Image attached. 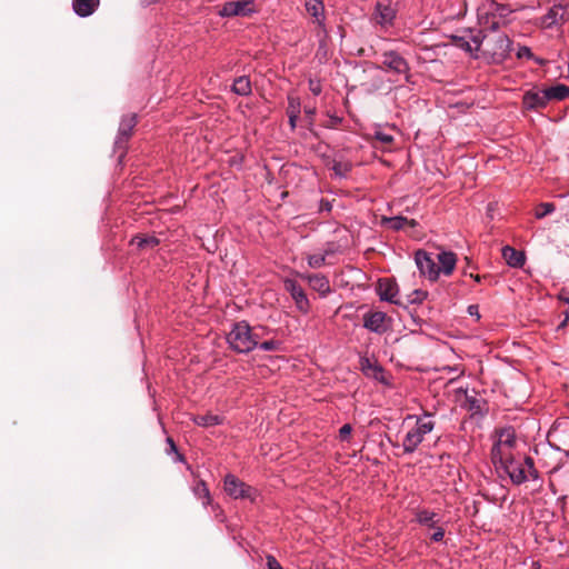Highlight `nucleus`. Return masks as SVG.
<instances>
[{"label":"nucleus","instance_id":"nucleus-36","mask_svg":"<svg viewBox=\"0 0 569 569\" xmlns=\"http://www.w3.org/2000/svg\"><path fill=\"white\" fill-rule=\"evenodd\" d=\"M433 529V532L432 535L430 536V539L435 542H439L443 539L445 537V529L442 527H439L436 525V528H432Z\"/></svg>","mask_w":569,"mask_h":569},{"label":"nucleus","instance_id":"nucleus-31","mask_svg":"<svg viewBox=\"0 0 569 569\" xmlns=\"http://www.w3.org/2000/svg\"><path fill=\"white\" fill-rule=\"evenodd\" d=\"M132 242L136 243L138 248L144 249L156 247L159 240L154 237H136Z\"/></svg>","mask_w":569,"mask_h":569},{"label":"nucleus","instance_id":"nucleus-26","mask_svg":"<svg viewBox=\"0 0 569 569\" xmlns=\"http://www.w3.org/2000/svg\"><path fill=\"white\" fill-rule=\"evenodd\" d=\"M493 446L515 448L516 436L512 429H503L498 433V438Z\"/></svg>","mask_w":569,"mask_h":569},{"label":"nucleus","instance_id":"nucleus-24","mask_svg":"<svg viewBox=\"0 0 569 569\" xmlns=\"http://www.w3.org/2000/svg\"><path fill=\"white\" fill-rule=\"evenodd\" d=\"M548 101H562L569 98V87L562 83L546 88Z\"/></svg>","mask_w":569,"mask_h":569},{"label":"nucleus","instance_id":"nucleus-46","mask_svg":"<svg viewBox=\"0 0 569 569\" xmlns=\"http://www.w3.org/2000/svg\"><path fill=\"white\" fill-rule=\"evenodd\" d=\"M305 112L309 116V117H313L316 114V108H308L306 107L305 108Z\"/></svg>","mask_w":569,"mask_h":569},{"label":"nucleus","instance_id":"nucleus-45","mask_svg":"<svg viewBox=\"0 0 569 569\" xmlns=\"http://www.w3.org/2000/svg\"><path fill=\"white\" fill-rule=\"evenodd\" d=\"M167 442H168V445H169V449H170L171 451L177 452V447H176V445H174L173 440H172L171 438H168V439H167Z\"/></svg>","mask_w":569,"mask_h":569},{"label":"nucleus","instance_id":"nucleus-3","mask_svg":"<svg viewBox=\"0 0 569 569\" xmlns=\"http://www.w3.org/2000/svg\"><path fill=\"white\" fill-rule=\"evenodd\" d=\"M502 469L508 473L510 480L515 485H521L530 478L536 480L538 471L535 468V462L531 457H518L509 461Z\"/></svg>","mask_w":569,"mask_h":569},{"label":"nucleus","instance_id":"nucleus-41","mask_svg":"<svg viewBox=\"0 0 569 569\" xmlns=\"http://www.w3.org/2000/svg\"><path fill=\"white\" fill-rule=\"evenodd\" d=\"M413 295L416 297L411 300L412 302H422L427 298L426 291L417 290L413 292Z\"/></svg>","mask_w":569,"mask_h":569},{"label":"nucleus","instance_id":"nucleus-34","mask_svg":"<svg viewBox=\"0 0 569 569\" xmlns=\"http://www.w3.org/2000/svg\"><path fill=\"white\" fill-rule=\"evenodd\" d=\"M375 138L382 144H390L393 141V137L382 130H377Z\"/></svg>","mask_w":569,"mask_h":569},{"label":"nucleus","instance_id":"nucleus-12","mask_svg":"<svg viewBox=\"0 0 569 569\" xmlns=\"http://www.w3.org/2000/svg\"><path fill=\"white\" fill-rule=\"evenodd\" d=\"M284 287L287 291L290 292L297 308L300 311L307 312L309 309V300L301 286H299L295 280H286Z\"/></svg>","mask_w":569,"mask_h":569},{"label":"nucleus","instance_id":"nucleus-5","mask_svg":"<svg viewBox=\"0 0 569 569\" xmlns=\"http://www.w3.org/2000/svg\"><path fill=\"white\" fill-rule=\"evenodd\" d=\"M223 488L226 493L232 499H248L254 501L257 498V490L253 487L244 483L231 473L224 477Z\"/></svg>","mask_w":569,"mask_h":569},{"label":"nucleus","instance_id":"nucleus-29","mask_svg":"<svg viewBox=\"0 0 569 569\" xmlns=\"http://www.w3.org/2000/svg\"><path fill=\"white\" fill-rule=\"evenodd\" d=\"M192 491L194 496H197L199 499H202V503L204 506L209 505L211 502L210 491L206 485L204 481L199 480L196 482V485L192 487Z\"/></svg>","mask_w":569,"mask_h":569},{"label":"nucleus","instance_id":"nucleus-25","mask_svg":"<svg viewBox=\"0 0 569 569\" xmlns=\"http://www.w3.org/2000/svg\"><path fill=\"white\" fill-rule=\"evenodd\" d=\"M382 224L391 230H400L403 229L407 226L415 227L416 222L413 220H408L405 217L397 216L391 218H383Z\"/></svg>","mask_w":569,"mask_h":569},{"label":"nucleus","instance_id":"nucleus-8","mask_svg":"<svg viewBox=\"0 0 569 569\" xmlns=\"http://www.w3.org/2000/svg\"><path fill=\"white\" fill-rule=\"evenodd\" d=\"M415 262L421 276L426 277L430 281H436L439 278V269H437V262L427 251L418 250L415 253Z\"/></svg>","mask_w":569,"mask_h":569},{"label":"nucleus","instance_id":"nucleus-28","mask_svg":"<svg viewBox=\"0 0 569 569\" xmlns=\"http://www.w3.org/2000/svg\"><path fill=\"white\" fill-rule=\"evenodd\" d=\"M193 421L200 427H211L220 425L222 422V417L212 413L199 415L193 418Z\"/></svg>","mask_w":569,"mask_h":569},{"label":"nucleus","instance_id":"nucleus-50","mask_svg":"<svg viewBox=\"0 0 569 569\" xmlns=\"http://www.w3.org/2000/svg\"><path fill=\"white\" fill-rule=\"evenodd\" d=\"M498 26H499V22H498V21H493V22H492V29H497V28H498Z\"/></svg>","mask_w":569,"mask_h":569},{"label":"nucleus","instance_id":"nucleus-16","mask_svg":"<svg viewBox=\"0 0 569 569\" xmlns=\"http://www.w3.org/2000/svg\"><path fill=\"white\" fill-rule=\"evenodd\" d=\"M437 269H439V276H450L457 264V257L451 251H441L437 254Z\"/></svg>","mask_w":569,"mask_h":569},{"label":"nucleus","instance_id":"nucleus-42","mask_svg":"<svg viewBox=\"0 0 569 569\" xmlns=\"http://www.w3.org/2000/svg\"><path fill=\"white\" fill-rule=\"evenodd\" d=\"M333 170L336 171L337 174L339 176H343L345 172H347L349 170L348 166H341L340 163L339 164H335L333 166Z\"/></svg>","mask_w":569,"mask_h":569},{"label":"nucleus","instance_id":"nucleus-21","mask_svg":"<svg viewBox=\"0 0 569 569\" xmlns=\"http://www.w3.org/2000/svg\"><path fill=\"white\" fill-rule=\"evenodd\" d=\"M416 521L428 528H436L440 521V516L428 509H420L416 512Z\"/></svg>","mask_w":569,"mask_h":569},{"label":"nucleus","instance_id":"nucleus-19","mask_svg":"<svg viewBox=\"0 0 569 569\" xmlns=\"http://www.w3.org/2000/svg\"><path fill=\"white\" fill-rule=\"evenodd\" d=\"M137 124V116L136 114H129L122 118L118 137L116 140V144H120L122 141H127L129 137L131 136L132 129Z\"/></svg>","mask_w":569,"mask_h":569},{"label":"nucleus","instance_id":"nucleus-47","mask_svg":"<svg viewBox=\"0 0 569 569\" xmlns=\"http://www.w3.org/2000/svg\"><path fill=\"white\" fill-rule=\"evenodd\" d=\"M321 253H326V258H327L328 256L333 254L335 250L331 247H328Z\"/></svg>","mask_w":569,"mask_h":569},{"label":"nucleus","instance_id":"nucleus-1","mask_svg":"<svg viewBox=\"0 0 569 569\" xmlns=\"http://www.w3.org/2000/svg\"><path fill=\"white\" fill-rule=\"evenodd\" d=\"M267 333L266 327H250L248 322L239 321L232 325L227 342L236 352L247 353L253 350Z\"/></svg>","mask_w":569,"mask_h":569},{"label":"nucleus","instance_id":"nucleus-33","mask_svg":"<svg viewBox=\"0 0 569 569\" xmlns=\"http://www.w3.org/2000/svg\"><path fill=\"white\" fill-rule=\"evenodd\" d=\"M263 351H277L280 350L281 342L278 340H266L261 343L258 342V346Z\"/></svg>","mask_w":569,"mask_h":569},{"label":"nucleus","instance_id":"nucleus-52","mask_svg":"<svg viewBox=\"0 0 569 569\" xmlns=\"http://www.w3.org/2000/svg\"><path fill=\"white\" fill-rule=\"evenodd\" d=\"M566 326V320L563 322H561V325L559 326V328H562Z\"/></svg>","mask_w":569,"mask_h":569},{"label":"nucleus","instance_id":"nucleus-51","mask_svg":"<svg viewBox=\"0 0 569 569\" xmlns=\"http://www.w3.org/2000/svg\"><path fill=\"white\" fill-rule=\"evenodd\" d=\"M536 61H537L539 64H542V63H543V60H541V59H536Z\"/></svg>","mask_w":569,"mask_h":569},{"label":"nucleus","instance_id":"nucleus-30","mask_svg":"<svg viewBox=\"0 0 569 569\" xmlns=\"http://www.w3.org/2000/svg\"><path fill=\"white\" fill-rule=\"evenodd\" d=\"M306 259L310 268L318 269L326 263V253H308Z\"/></svg>","mask_w":569,"mask_h":569},{"label":"nucleus","instance_id":"nucleus-7","mask_svg":"<svg viewBox=\"0 0 569 569\" xmlns=\"http://www.w3.org/2000/svg\"><path fill=\"white\" fill-rule=\"evenodd\" d=\"M380 68L396 74L405 76L407 80L409 78V64L405 58L396 51H385L381 54Z\"/></svg>","mask_w":569,"mask_h":569},{"label":"nucleus","instance_id":"nucleus-39","mask_svg":"<svg viewBox=\"0 0 569 569\" xmlns=\"http://www.w3.org/2000/svg\"><path fill=\"white\" fill-rule=\"evenodd\" d=\"M267 567L268 569H282L281 565L273 556L267 557Z\"/></svg>","mask_w":569,"mask_h":569},{"label":"nucleus","instance_id":"nucleus-17","mask_svg":"<svg viewBox=\"0 0 569 569\" xmlns=\"http://www.w3.org/2000/svg\"><path fill=\"white\" fill-rule=\"evenodd\" d=\"M300 277L308 281L310 287L319 292L321 296H326L330 292V282L323 274H300Z\"/></svg>","mask_w":569,"mask_h":569},{"label":"nucleus","instance_id":"nucleus-6","mask_svg":"<svg viewBox=\"0 0 569 569\" xmlns=\"http://www.w3.org/2000/svg\"><path fill=\"white\" fill-rule=\"evenodd\" d=\"M254 0H237L226 2L218 11L222 18L247 17L256 12Z\"/></svg>","mask_w":569,"mask_h":569},{"label":"nucleus","instance_id":"nucleus-13","mask_svg":"<svg viewBox=\"0 0 569 569\" xmlns=\"http://www.w3.org/2000/svg\"><path fill=\"white\" fill-rule=\"evenodd\" d=\"M483 40L485 39L481 38L480 34H467L462 37H456L455 44L466 52L473 54L481 49Z\"/></svg>","mask_w":569,"mask_h":569},{"label":"nucleus","instance_id":"nucleus-48","mask_svg":"<svg viewBox=\"0 0 569 569\" xmlns=\"http://www.w3.org/2000/svg\"><path fill=\"white\" fill-rule=\"evenodd\" d=\"M560 299H561L563 302H566V303H568V305H569V293H565V292H563V293H561V295H560Z\"/></svg>","mask_w":569,"mask_h":569},{"label":"nucleus","instance_id":"nucleus-22","mask_svg":"<svg viewBox=\"0 0 569 569\" xmlns=\"http://www.w3.org/2000/svg\"><path fill=\"white\" fill-rule=\"evenodd\" d=\"M305 7L308 13L315 18L316 22L321 26L325 20L323 0H306Z\"/></svg>","mask_w":569,"mask_h":569},{"label":"nucleus","instance_id":"nucleus-2","mask_svg":"<svg viewBox=\"0 0 569 569\" xmlns=\"http://www.w3.org/2000/svg\"><path fill=\"white\" fill-rule=\"evenodd\" d=\"M430 417L429 412H423L422 416L417 417L415 426L406 432L401 443L405 453H413L426 435L433 430L435 421Z\"/></svg>","mask_w":569,"mask_h":569},{"label":"nucleus","instance_id":"nucleus-27","mask_svg":"<svg viewBox=\"0 0 569 569\" xmlns=\"http://www.w3.org/2000/svg\"><path fill=\"white\" fill-rule=\"evenodd\" d=\"M232 91L239 96H249L251 93V83L249 78L244 76L237 78L233 81Z\"/></svg>","mask_w":569,"mask_h":569},{"label":"nucleus","instance_id":"nucleus-43","mask_svg":"<svg viewBox=\"0 0 569 569\" xmlns=\"http://www.w3.org/2000/svg\"><path fill=\"white\" fill-rule=\"evenodd\" d=\"M468 312L470 316H476L477 318H480V315L478 312V306L471 305L468 307Z\"/></svg>","mask_w":569,"mask_h":569},{"label":"nucleus","instance_id":"nucleus-32","mask_svg":"<svg viewBox=\"0 0 569 569\" xmlns=\"http://www.w3.org/2000/svg\"><path fill=\"white\" fill-rule=\"evenodd\" d=\"M555 204L551 203V202H543V203H540L537 209H536V212H535V216L537 219H542L545 218L546 216L552 213L555 211Z\"/></svg>","mask_w":569,"mask_h":569},{"label":"nucleus","instance_id":"nucleus-44","mask_svg":"<svg viewBox=\"0 0 569 569\" xmlns=\"http://www.w3.org/2000/svg\"><path fill=\"white\" fill-rule=\"evenodd\" d=\"M296 120H297V114H296V111H292L290 114H289V121H290V124L292 128L296 127Z\"/></svg>","mask_w":569,"mask_h":569},{"label":"nucleus","instance_id":"nucleus-35","mask_svg":"<svg viewBox=\"0 0 569 569\" xmlns=\"http://www.w3.org/2000/svg\"><path fill=\"white\" fill-rule=\"evenodd\" d=\"M309 90L315 94L319 96L322 91L321 82L317 79H309Z\"/></svg>","mask_w":569,"mask_h":569},{"label":"nucleus","instance_id":"nucleus-14","mask_svg":"<svg viewBox=\"0 0 569 569\" xmlns=\"http://www.w3.org/2000/svg\"><path fill=\"white\" fill-rule=\"evenodd\" d=\"M396 18V10L389 4L378 2L373 13V20L382 28L390 27Z\"/></svg>","mask_w":569,"mask_h":569},{"label":"nucleus","instance_id":"nucleus-20","mask_svg":"<svg viewBox=\"0 0 569 569\" xmlns=\"http://www.w3.org/2000/svg\"><path fill=\"white\" fill-rule=\"evenodd\" d=\"M99 6V0H73L72 7L79 17L91 16Z\"/></svg>","mask_w":569,"mask_h":569},{"label":"nucleus","instance_id":"nucleus-4","mask_svg":"<svg viewBox=\"0 0 569 569\" xmlns=\"http://www.w3.org/2000/svg\"><path fill=\"white\" fill-rule=\"evenodd\" d=\"M483 53L488 56L492 62H502L511 51V40L502 33H495L483 37Z\"/></svg>","mask_w":569,"mask_h":569},{"label":"nucleus","instance_id":"nucleus-18","mask_svg":"<svg viewBox=\"0 0 569 569\" xmlns=\"http://www.w3.org/2000/svg\"><path fill=\"white\" fill-rule=\"evenodd\" d=\"M378 295L381 300L397 303L398 286L389 279H380L378 282Z\"/></svg>","mask_w":569,"mask_h":569},{"label":"nucleus","instance_id":"nucleus-10","mask_svg":"<svg viewBox=\"0 0 569 569\" xmlns=\"http://www.w3.org/2000/svg\"><path fill=\"white\" fill-rule=\"evenodd\" d=\"M569 18V10L562 4L552 6L548 12L541 17V27L546 29L553 28L563 23Z\"/></svg>","mask_w":569,"mask_h":569},{"label":"nucleus","instance_id":"nucleus-49","mask_svg":"<svg viewBox=\"0 0 569 569\" xmlns=\"http://www.w3.org/2000/svg\"><path fill=\"white\" fill-rule=\"evenodd\" d=\"M289 101H290L291 108L296 109L299 107V102H296L295 99H290Z\"/></svg>","mask_w":569,"mask_h":569},{"label":"nucleus","instance_id":"nucleus-15","mask_svg":"<svg viewBox=\"0 0 569 569\" xmlns=\"http://www.w3.org/2000/svg\"><path fill=\"white\" fill-rule=\"evenodd\" d=\"M515 448L492 446L491 449V460L495 466H499L500 468L505 467L509 461L515 460L519 456L513 453Z\"/></svg>","mask_w":569,"mask_h":569},{"label":"nucleus","instance_id":"nucleus-11","mask_svg":"<svg viewBox=\"0 0 569 569\" xmlns=\"http://www.w3.org/2000/svg\"><path fill=\"white\" fill-rule=\"evenodd\" d=\"M548 102L549 101L546 89L532 88L526 91L522 97V104L528 110L546 108Z\"/></svg>","mask_w":569,"mask_h":569},{"label":"nucleus","instance_id":"nucleus-38","mask_svg":"<svg viewBox=\"0 0 569 569\" xmlns=\"http://www.w3.org/2000/svg\"><path fill=\"white\" fill-rule=\"evenodd\" d=\"M517 57L519 59H522V58L532 59L533 54H532L530 48H528L526 46H521V47L518 48Z\"/></svg>","mask_w":569,"mask_h":569},{"label":"nucleus","instance_id":"nucleus-23","mask_svg":"<svg viewBox=\"0 0 569 569\" xmlns=\"http://www.w3.org/2000/svg\"><path fill=\"white\" fill-rule=\"evenodd\" d=\"M502 257L510 267H521L525 262L523 253L509 246L502 249Z\"/></svg>","mask_w":569,"mask_h":569},{"label":"nucleus","instance_id":"nucleus-40","mask_svg":"<svg viewBox=\"0 0 569 569\" xmlns=\"http://www.w3.org/2000/svg\"><path fill=\"white\" fill-rule=\"evenodd\" d=\"M509 13H511V10H509L506 6H497L496 7V13L500 18L507 17Z\"/></svg>","mask_w":569,"mask_h":569},{"label":"nucleus","instance_id":"nucleus-9","mask_svg":"<svg viewBox=\"0 0 569 569\" xmlns=\"http://www.w3.org/2000/svg\"><path fill=\"white\" fill-rule=\"evenodd\" d=\"M389 320L382 311H370L363 316V327L375 333H385L389 329Z\"/></svg>","mask_w":569,"mask_h":569},{"label":"nucleus","instance_id":"nucleus-37","mask_svg":"<svg viewBox=\"0 0 569 569\" xmlns=\"http://www.w3.org/2000/svg\"><path fill=\"white\" fill-rule=\"evenodd\" d=\"M352 431V427L349 423L343 425L339 430V438L342 441H346L349 439Z\"/></svg>","mask_w":569,"mask_h":569}]
</instances>
